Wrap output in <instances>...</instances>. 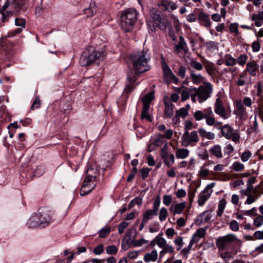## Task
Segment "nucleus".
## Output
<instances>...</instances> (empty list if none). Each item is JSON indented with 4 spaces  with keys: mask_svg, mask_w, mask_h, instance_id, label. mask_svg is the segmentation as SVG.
<instances>
[{
    "mask_svg": "<svg viewBox=\"0 0 263 263\" xmlns=\"http://www.w3.org/2000/svg\"><path fill=\"white\" fill-rule=\"evenodd\" d=\"M150 16L153 21L156 24L157 22H159L160 20H161V16L158 12V11L155 9H153L150 11Z\"/></svg>",
    "mask_w": 263,
    "mask_h": 263,
    "instance_id": "7c9ffc66",
    "label": "nucleus"
},
{
    "mask_svg": "<svg viewBox=\"0 0 263 263\" xmlns=\"http://www.w3.org/2000/svg\"><path fill=\"white\" fill-rule=\"evenodd\" d=\"M41 106V101L40 97L39 96H36L35 99L33 102V103L31 106V109L34 110L35 109H37L40 108Z\"/></svg>",
    "mask_w": 263,
    "mask_h": 263,
    "instance_id": "49530a36",
    "label": "nucleus"
},
{
    "mask_svg": "<svg viewBox=\"0 0 263 263\" xmlns=\"http://www.w3.org/2000/svg\"><path fill=\"white\" fill-rule=\"evenodd\" d=\"M197 243V240H195V238H192L191 240H190V243L188 245L187 247L186 248H184L182 250V251L186 253H188L190 251V250H191L192 247L193 246V245L194 243Z\"/></svg>",
    "mask_w": 263,
    "mask_h": 263,
    "instance_id": "4d7b16f0",
    "label": "nucleus"
},
{
    "mask_svg": "<svg viewBox=\"0 0 263 263\" xmlns=\"http://www.w3.org/2000/svg\"><path fill=\"white\" fill-rule=\"evenodd\" d=\"M186 206L185 202L173 204L169 208L170 212H173V215L181 214Z\"/></svg>",
    "mask_w": 263,
    "mask_h": 263,
    "instance_id": "dca6fc26",
    "label": "nucleus"
},
{
    "mask_svg": "<svg viewBox=\"0 0 263 263\" xmlns=\"http://www.w3.org/2000/svg\"><path fill=\"white\" fill-rule=\"evenodd\" d=\"M186 72V68L183 66H181L178 68V76L182 79L184 78Z\"/></svg>",
    "mask_w": 263,
    "mask_h": 263,
    "instance_id": "e2e57ef3",
    "label": "nucleus"
},
{
    "mask_svg": "<svg viewBox=\"0 0 263 263\" xmlns=\"http://www.w3.org/2000/svg\"><path fill=\"white\" fill-rule=\"evenodd\" d=\"M168 215V213L167 209L165 207H162L160 209L159 212V219L161 222L166 220Z\"/></svg>",
    "mask_w": 263,
    "mask_h": 263,
    "instance_id": "f704fd0d",
    "label": "nucleus"
},
{
    "mask_svg": "<svg viewBox=\"0 0 263 263\" xmlns=\"http://www.w3.org/2000/svg\"><path fill=\"white\" fill-rule=\"evenodd\" d=\"M159 28L162 30H164L167 28H170L171 24L170 22L167 20H160L159 22L156 24Z\"/></svg>",
    "mask_w": 263,
    "mask_h": 263,
    "instance_id": "473e14b6",
    "label": "nucleus"
},
{
    "mask_svg": "<svg viewBox=\"0 0 263 263\" xmlns=\"http://www.w3.org/2000/svg\"><path fill=\"white\" fill-rule=\"evenodd\" d=\"M251 20H263V11H261L258 14H253L251 16Z\"/></svg>",
    "mask_w": 263,
    "mask_h": 263,
    "instance_id": "69168bd1",
    "label": "nucleus"
},
{
    "mask_svg": "<svg viewBox=\"0 0 263 263\" xmlns=\"http://www.w3.org/2000/svg\"><path fill=\"white\" fill-rule=\"evenodd\" d=\"M243 184V182L240 177V174L231 173V186L236 187Z\"/></svg>",
    "mask_w": 263,
    "mask_h": 263,
    "instance_id": "4be33fe9",
    "label": "nucleus"
},
{
    "mask_svg": "<svg viewBox=\"0 0 263 263\" xmlns=\"http://www.w3.org/2000/svg\"><path fill=\"white\" fill-rule=\"evenodd\" d=\"M189 155V151L185 148H179L176 151V156L177 158L185 159Z\"/></svg>",
    "mask_w": 263,
    "mask_h": 263,
    "instance_id": "cd10ccee",
    "label": "nucleus"
},
{
    "mask_svg": "<svg viewBox=\"0 0 263 263\" xmlns=\"http://www.w3.org/2000/svg\"><path fill=\"white\" fill-rule=\"evenodd\" d=\"M174 252V248L173 247L169 245L166 244L163 248L162 250L160 252V254H162L163 253H173Z\"/></svg>",
    "mask_w": 263,
    "mask_h": 263,
    "instance_id": "6e6d98bb",
    "label": "nucleus"
},
{
    "mask_svg": "<svg viewBox=\"0 0 263 263\" xmlns=\"http://www.w3.org/2000/svg\"><path fill=\"white\" fill-rule=\"evenodd\" d=\"M230 126L229 125H225L221 130V135L228 139H230Z\"/></svg>",
    "mask_w": 263,
    "mask_h": 263,
    "instance_id": "4c0bfd02",
    "label": "nucleus"
},
{
    "mask_svg": "<svg viewBox=\"0 0 263 263\" xmlns=\"http://www.w3.org/2000/svg\"><path fill=\"white\" fill-rule=\"evenodd\" d=\"M172 196L171 195H164L163 196V203L166 206H168L172 202Z\"/></svg>",
    "mask_w": 263,
    "mask_h": 263,
    "instance_id": "8fccbe9b",
    "label": "nucleus"
},
{
    "mask_svg": "<svg viewBox=\"0 0 263 263\" xmlns=\"http://www.w3.org/2000/svg\"><path fill=\"white\" fill-rule=\"evenodd\" d=\"M259 69V66L256 62L253 60L249 62L246 65V71L253 76L256 75V72Z\"/></svg>",
    "mask_w": 263,
    "mask_h": 263,
    "instance_id": "a211bd4d",
    "label": "nucleus"
},
{
    "mask_svg": "<svg viewBox=\"0 0 263 263\" xmlns=\"http://www.w3.org/2000/svg\"><path fill=\"white\" fill-rule=\"evenodd\" d=\"M155 241H156L157 245L161 248H163L166 245V240L162 237H160L159 235L155 237Z\"/></svg>",
    "mask_w": 263,
    "mask_h": 263,
    "instance_id": "a18cd8bd",
    "label": "nucleus"
},
{
    "mask_svg": "<svg viewBox=\"0 0 263 263\" xmlns=\"http://www.w3.org/2000/svg\"><path fill=\"white\" fill-rule=\"evenodd\" d=\"M198 134L199 133L202 138H206L209 140H213L215 138V134L211 132H207L204 129L200 128L198 129Z\"/></svg>",
    "mask_w": 263,
    "mask_h": 263,
    "instance_id": "393cba45",
    "label": "nucleus"
},
{
    "mask_svg": "<svg viewBox=\"0 0 263 263\" xmlns=\"http://www.w3.org/2000/svg\"><path fill=\"white\" fill-rule=\"evenodd\" d=\"M216 246L219 249V256L226 261L230 258V252L227 251L230 247V234L219 237L216 241Z\"/></svg>",
    "mask_w": 263,
    "mask_h": 263,
    "instance_id": "39448f33",
    "label": "nucleus"
},
{
    "mask_svg": "<svg viewBox=\"0 0 263 263\" xmlns=\"http://www.w3.org/2000/svg\"><path fill=\"white\" fill-rule=\"evenodd\" d=\"M15 25L17 26H20L22 28H25L26 22L23 18H16L15 20Z\"/></svg>",
    "mask_w": 263,
    "mask_h": 263,
    "instance_id": "338daca9",
    "label": "nucleus"
},
{
    "mask_svg": "<svg viewBox=\"0 0 263 263\" xmlns=\"http://www.w3.org/2000/svg\"><path fill=\"white\" fill-rule=\"evenodd\" d=\"M97 11L96 3L92 1L90 3L89 7L85 9L84 12L87 17H91L97 12Z\"/></svg>",
    "mask_w": 263,
    "mask_h": 263,
    "instance_id": "5701e85b",
    "label": "nucleus"
},
{
    "mask_svg": "<svg viewBox=\"0 0 263 263\" xmlns=\"http://www.w3.org/2000/svg\"><path fill=\"white\" fill-rule=\"evenodd\" d=\"M199 141V137L197 131L191 132L185 131L181 137V143L184 147L194 146Z\"/></svg>",
    "mask_w": 263,
    "mask_h": 263,
    "instance_id": "423d86ee",
    "label": "nucleus"
},
{
    "mask_svg": "<svg viewBox=\"0 0 263 263\" xmlns=\"http://www.w3.org/2000/svg\"><path fill=\"white\" fill-rule=\"evenodd\" d=\"M174 243L177 246V250H180L182 247L184 243L181 237L178 236L174 240Z\"/></svg>",
    "mask_w": 263,
    "mask_h": 263,
    "instance_id": "603ef678",
    "label": "nucleus"
},
{
    "mask_svg": "<svg viewBox=\"0 0 263 263\" xmlns=\"http://www.w3.org/2000/svg\"><path fill=\"white\" fill-rule=\"evenodd\" d=\"M165 109L164 117L165 118H171L173 117L174 111V105L171 102V101L168 99L164 100Z\"/></svg>",
    "mask_w": 263,
    "mask_h": 263,
    "instance_id": "4468645a",
    "label": "nucleus"
},
{
    "mask_svg": "<svg viewBox=\"0 0 263 263\" xmlns=\"http://www.w3.org/2000/svg\"><path fill=\"white\" fill-rule=\"evenodd\" d=\"M138 14V11L134 8H128L122 11L121 16L122 26L126 32L131 30L137 20Z\"/></svg>",
    "mask_w": 263,
    "mask_h": 263,
    "instance_id": "7ed1b4c3",
    "label": "nucleus"
},
{
    "mask_svg": "<svg viewBox=\"0 0 263 263\" xmlns=\"http://www.w3.org/2000/svg\"><path fill=\"white\" fill-rule=\"evenodd\" d=\"M205 68L207 72L211 76L215 73V69L211 64H207L205 65Z\"/></svg>",
    "mask_w": 263,
    "mask_h": 263,
    "instance_id": "bf43d9fd",
    "label": "nucleus"
},
{
    "mask_svg": "<svg viewBox=\"0 0 263 263\" xmlns=\"http://www.w3.org/2000/svg\"><path fill=\"white\" fill-rule=\"evenodd\" d=\"M44 172V167L43 165H40L37 167L36 169L34 171V174L35 176L39 177L42 175Z\"/></svg>",
    "mask_w": 263,
    "mask_h": 263,
    "instance_id": "680f3d73",
    "label": "nucleus"
},
{
    "mask_svg": "<svg viewBox=\"0 0 263 263\" xmlns=\"http://www.w3.org/2000/svg\"><path fill=\"white\" fill-rule=\"evenodd\" d=\"M226 203H227L226 201L224 199H221L219 201V202L218 203V211L217 212V216H218V217L221 216L222 214L223 213L224 210L225 209Z\"/></svg>",
    "mask_w": 263,
    "mask_h": 263,
    "instance_id": "72a5a7b5",
    "label": "nucleus"
},
{
    "mask_svg": "<svg viewBox=\"0 0 263 263\" xmlns=\"http://www.w3.org/2000/svg\"><path fill=\"white\" fill-rule=\"evenodd\" d=\"M164 77L168 78L170 77L171 74L172 73V72L170 68L168 65L167 64H164V67H162Z\"/></svg>",
    "mask_w": 263,
    "mask_h": 263,
    "instance_id": "864d4df0",
    "label": "nucleus"
},
{
    "mask_svg": "<svg viewBox=\"0 0 263 263\" xmlns=\"http://www.w3.org/2000/svg\"><path fill=\"white\" fill-rule=\"evenodd\" d=\"M103 251H104L103 245L102 244H100V245L96 246L94 248L93 252L96 255H100L103 253Z\"/></svg>",
    "mask_w": 263,
    "mask_h": 263,
    "instance_id": "052dcab7",
    "label": "nucleus"
},
{
    "mask_svg": "<svg viewBox=\"0 0 263 263\" xmlns=\"http://www.w3.org/2000/svg\"><path fill=\"white\" fill-rule=\"evenodd\" d=\"M252 156V153L250 151L245 152L241 155V160L243 162L247 161Z\"/></svg>",
    "mask_w": 263,
    "mask_h": 263,
    "instance_id": "13d9d810",
    "label": "nucleus"
},
{
    "mask_svg": "<svg viewBox=\"0 0 263 263\" xmlns=\"http://www.w3.org/2000/svg\"><path fill=\"white\" fill-rule=\"evenodd\" d=\"M214 114L211 107L205 109L203 111L197 110L194 115V117L196 121H200L203 119L206 120V124L209 126L215 125V127L218 129H222L223 126L222 123L219 122H216L214 118Z\"/></svg>",
    "mask_w": 263,
    "mask_h": 263,
    "instance_id": "20e7f679",
    "label": "nucleus"
},
{
    "mask_svg": "<svg viewBox=\"0 0 263 263\" xmlns=\"http://www.w3.org/2000/svg\"><path fill=\"white\" fill-rule=\"evenodd\" d=\"M161 158L163 161L165 165L170 167L175 162V156L173 154L167 153L161 155Z\"/></svg>",
    "mask_w": 263,
    "mask_h": 263,
    "instance_id": "412c9836",
    "label": "nucleus"
},
{
    "mask_svg": "<svg viewBox=\"0 0 263 263\" xmlns=\"http://www.w3.org/2000/svg\"><path fill=\"white\" fill-rule=\"evenodd\" d=\"M37 214L42 223V227H45L48 225L54 219L52 211L47 208L40 209Z\"/></svg>",
    "mask_w": 263,
    "mask_h": 263,
    "instance_id": "6e6552de",
    "label": "nucleus"
},
{
    "mask_svg": "<svg viewBox=\"0 0 263 263\" xmlns=\"http://www.w3.org/2000/svg\"><path fill=\"white\" fill-rule=\"evenodd\" d=\"M97 174V170L92 167H88L86 172V176L85 179H88V180L95 181Z\"/></svg>",
    "mask_w": 263,
    "mask_h": 263,
    "instance_id": "a878e982",
    "label": "nucleus"
},
{
    "mask_svg": "<svg viewBox=\"0 0 263 263\" xmlns=\"http://www.w3.org/2000/svg\"><path fill=\"white\" fill-rule=\"evenodd\" d=\"M192 82L195 84H199L203 81L204 78L200 74H196L193 71L191 73Z\"/></svg>",
    "mask_w": 263,
    "mask_h": 263,
    "instance_id": "c85d7f7f",
    "label": "nucleus"
},
{
    "mask_svg": "<svg viewBox=\"0 0 263 263\" xmlns=\"http://www.w3.org/2000/svg\"><path fill=\"white\" fill-rule=\"evenodd\" d=\"M28 227L34 228L37 227H42L37 214L32 215L28 219L27 223Z\"/></svg>",
    "mask_w": 263,
    "mask_h": 263,
    "instance_id": "6ab92c4d",
    "label": "nucleus"
},
{
    "mask_svg": "<svg viewBox=\"0 0 263 263\" xmlns=\"http://www.w3.org/2000/svg\"><path fill=\"white\" fill-rule=\"evenodd\" d=\"M212 218L211 212L209 211H204L201 213L196 220V222L200 225L202 223L209 222Z\"/></svg>",
    "mask_w": 263,
    "mask_h": 263,
    "instance_id": "f3484780",
    "label": "nucleus"
},
{
    "mask_svg": "<svg viewBox=\"0 0 263 263\" xmlns=\"http://www.w3.org/2000/svg\"><path fill=\"white\" fill-rule=\"evenodd\" d=\"M193 90L197 94L199 102L202 103L210 97L213 88L210 83H206L204 86H200L198 89L194 88Z\"/></svg>",
    "mask_w": 263,
    "mask_h": 263,
    "instance_id": "0eeeda50",
    "label": "nucleus"
},
{
    "mask_svg": "<svg viewBox=\"0 0 263 263\" xmlns=\"http://www.w3.org/2000/svg\"><path fill=\"white\" fill-rule=\"evenodd\" d=\"M197 19L199 23L205 27H209L211 25L209 15L205 13L202 10H199Z\"/></svg>",
    "mask_w": 263,
    "mask_h": 263,
    "instance_id": "f8f14e48",
    "label": "nucleus"
},
{
    "mask_svg": "<svg viewBox=\"0 0 263 263\" xmlns=\"http://www.w3.org/2000/svg\"><path fill=\"white\" fill-rule=\"evenodd\" d=\"M163 138L164 136L163 135H159L158 137L156 138L154 142L152 143L154 146L156 147L161 146L165 141L163 140Z\"/></svg>",
    "mask_w": 263,
    "mask_h": 263,
    "instance_id": "a19ab883",
    "label": "nucleus"
},
{
    "mask_svg": "<svg viewBox=\"0 0 263 263\" xmlns=\"http://www.w3.org/2000/svg\"><path fill=\"white\" fill-rule=\"evenodd\" d=\"M233 168L236 171H241L244 169V165L243 164L238 162H235L232 164Z\"/></svg>",
    "mask_w": 263,
    "mask_h": 263,
    "instance_id": "5fc2aeb1",
    "label": "nucleus"
},
{
    "mask_svg": "<svg viewBox=\"0 0 263 263\" xmlns=\"http://www.w3.org/2000/svg\"><path fill=\"white\" fill-rule=\"evenodd\" d=\"M159 6L162 8L163 10L170 12L175 10L178 7L177 5L174 2L168 0H162Z\"/></svg>",
    "mask_w": 263,
    "mask_h": 263,
    "instance_id": "2eb2a0df",
    "label": "nucleus"
},
{
    "mask_svg": "<svg viewBox=\"0 0 263 263\" xmlns=\"http://www.w3.org/2000/svg\"><path fill=\"white\" fill-rule=\"evenodd\" d=\"M253 220V225L256 228H258L263 225V216L257 214Z\"/></svg>",
    "mask_w": 263,
    "mask_h": 263,
    "instance_id": "c9c22d12",
    "label": "nucleus"
},
{
    "mask_svg": "<svg viewBox=\"0 0 263 263\" xmlns=\"http://www.w3.org/2000/svg\"><path fill=\"white\" fill-rule=\"evenodd\" d=\"M212 154L217 157H222V153L221 151V147L219 145H215L212 147L210 149Z\"/></svg>",
    "mask_w": 263,
    "mask_h": 263,
    "instance_id": "e433bc0d",
    "label": "nucleus"
},
{
    "mask_svg": "<svg viewBox=\"0 0 263 263\" xmlns=\"http://www.w3.org/2000/svg\"><path fill=\"white\" fill-rule=\"evenodd\" d=\"M106 252L108 254H116L118 252V248L114 245L109 246L106 248Z\"/></svg>",
    "mask_w": 263,
    "mask_h": 263,
    "instance_id": "3c124183",
    "label": "nucleus"
},
{
    "mask_svg": "<svg viewBox=\"0 0 263 263\" xmlns=\"http://www.w3.org/2000/svg\"><path fill=\"white\" fill-rule=\"evenodd\" d=\"M154 98V93L149 92L145 95L143 100V108L141 113V119H145L148 121H152V118L149 114L148 111L150 107V103Z\"/></svg>",
    "mask_w": 263,
    "mask_h": 263,
    "instance_id": "1a4fd4ad",
    "label": "nucleus"
},
{
    "mask_svg": "<svg viewBox=\"0 0 263 263\" xmlns=\"http://www.w3.org/2000/svg\"><path fill=\"white\" fill-rule=\"evenodd\" d=\"M106 54L104 50H98L92 46L88 47L81 54L80 64L82 66L90 65L103 60Z\"/></svg>",
    "mask_w": 263,
    "mask_h": 263,
    "instance_id": "f03ea898",
    "label": "nucleus"
},
{
    "mask_svg": "<svg viewBox=\"0 0 263 263\" xmlns=\"http://www.w3.org/2000/svg\"><path fill=\"white\" fill-rule=\"evenodd\" d=\"M176 114L179 117L184 118L188 114V109L185 108H181L176 111Z\"/></svg>",
    "mask_w": 263,
    "mask_h": 263,
    "instance_id": "de8ad7c7",
    "label": "nucleus"
},
{
    "mask_svg": "<svg viewBox=\"0 0 263 263\" xmlns=\"http://www.w3.org/2000/svg\"><path fill=\"white\" fill-rule=\"evenodd\" d=\"M186 47V44L185 42L184 39L182 36H179V42L178 44L176 45V48L177 50H184Z\"/></svg>",
    "mask_w": 263,
    "mask_h": 263,
    "instance_id": "37998d69",
    "label": "nucleus"
},
{
    "mask_svg": "<svg viewBox=\"0 0 263 263\" xmlns=\"http://www.w3.org/2000/svg\"><path fill=\"white\" fill-rule=\"evenodd\" d=\"M189 64L191 67L199 71L202 70L203 68V66L201 63L193 59H191V61L189 63Z\"/></svg>",
    "mask_w": 263,
    "mask_h": 263,
    "instance_id": "58836bf2",
    "label": "nucleus"
},
{
    "mask_svg": "<svg viewBox=\"0 0 263 263\" xmlns=\"http://www.w3.org/2000/svg\"><path fill=\"white\" fill-rule=\"evenodd\" d=\"M96 183L95 181L88 180V179H85L80 190V195L82 196H85L89 193L95 187Z\"/></svg>",
    "mask_w": 263,
    "mask_h": 263,
    "instance_id": "9d476101",
    "label": "nucleus"
},
{
    "mask_svg": "<svg viewBox=\"0 0 263 263\" xmlns=\"http://www.w3.org/2000/svg\"><path fill=\"white\" fill-rule=\"evenodd\" d=\"M212 192L202 191L198 196V203L199 206H202L210 198Z\"/></svg>",
    "mask_w": 263,
    "mask_h": 263,
    "instance_id": "aec40b11",
    "label": "nucleus"
},
{
    "mask_svg": "<svg viewBox=\"0 0 263 263\" xmlns=\"http://www.w3.org/2000/svg\"><path fill=\"white\" fill-rule=\"evenodd\" d=\"M246 109L243 106L242 102L240 100H237L235 102V109L233 113L236 116V118H238L239 120L243 119ZM240 123V121H239Z\"/></svg>",
    "mask_w": 263,
    "mask_h": 263,
    "instance_id": "9b49d317",
    "label": "nucleus"
},
{
    "mask_svg": "<svg viewBox=\"0 0 263 263\" xmlns=\"http://www.w3.org/2000/svg\"><path fill=\"white\" fill-rule=\"evenodd\" d=\"M149 171H150V169L147 167L142 168L140 170V172L141 174V177L143 179H144L146 177H147L148 176Z\"/></svg>",
    "mask_w": 263,
    "mask_h": 263,
    "instance_id": "774afa93",
    "label": "nucleus"
},
{
    "mask_svg": "<svg viewBox=\"0 0 263 263\" xmlns=\"http://www.w3.org/2000/svg\"><path fill=\"white\" fill-rule=\"evenodd\" d=\"M158 258V253L156 250H153L151 252L146 253L143 257V259L146 262L155 261Z\"/></svg>",
    "mask_w": 263,
    "mask_h": 263,
    "instance_id": "b1692460",
    "label": "nucleus"
},
{
    "mask_svg": "<svg viewBox=\"0 0 263 263\" xmlns=\"http://www.w3.org/2000/svg\"><path fill=\"white\" fill-rule=\"evenodd\" d=\"M248 59V56L245 54H240L237 59V63L241 66H243Z\"/></svg>",
    "mask_w": 263,
    "mask_h": 263,
    "instance_id": "09e8293b",
    "label": "nucleus"
},
{
    "mask_svg": "<svg viewBox=\"0 0 263 263\" xmlns=\"http://www.w3.org/2000/svg\"><path fill=\"white\" fill-rule=\"evenodd\" d=\"M161 203V198L159 196H157L153 202V209H151L152 210L158 213V211L159 210L160 205Z\"/></svg>",
    "mask_w": 263,
    "mask_h": 263,
    "instance_id": "79ce46f5",
    "label": "nucleus"
},
{
    "mask_svg": "<svg viewBox=\"0 0 263 263\" xmlns=\"http://www.w3.org/2000/svg\"><path fill=\"white\" fill-rule=\"evenodd\" d=\"M157 215V213L152 209H148L143 213L142 219L147 222L148 220L152 219Z\"/></svg>",
    "mask_w": 263,
    "mask_h": 263,
    "instance_id": "bb28decb",
    "label": "nucleus"
},
{
    "mask_svg": "<svg viewBox=\"0 0 263 263\" xmlns=\"http://www.w3.org/2000/svg\"><path fill=\"white\" fill-rule=\"evenodd\" d=\"M215 112L223 119L228 118L224 108L222 105V102L220 98H217L214 105Z\"/></svg>",
    "mask_w": 263,
    "mask_h": 263,
    "instance_id": "ddd939ff",
    "label": "nucleus"
},
{
    "mask_svg": "<svg viewBox=\"0 0 263 263\" xmlns=\"http://www.w3.org/2000/svg\"><path fill=\"white\" fill-rule=\"evenodd\" d=\"M206 233V229L201 228L198 229L196 233L193 235L192 238H195L197 240V242L200 240V238L204 237Z\"/></svg>",
    "mask_w": 263,
    "mask_h": 263,
    "instance_id": "c756f323",
    "label": "nucleus"
},
{
    "mask_svg": "<svg viewBox=\"0 0 263 263\" xmlns=\"http://www.w3.org/2000/svg\"><path fill=\"white\" fill-rule=\"evenodd\" d=\"M190 91L183 89L181 92V100L183 101H184L186 100H187L190 97Z\"/></svg>",
    "mask_w": 263,
    "mask_h": 263,
    "instance_id": "0e129e2a",
    "label": "nucleus"
},
{
    "mask_svg": "<svg viewBox=\"0 0 263 263\" xmlns=\"http://www.w3.org/2000/svg\"><path fill=\"white\" fill-rule=\"evenodd\" d=\"M111 231L110 227L103 228L99 232V235L100 238L105 237Z\"/></svg>",
    "mask_w": 263,
    "mask_h": 263,
    "instance_id": "c03bdc74",
    "label": "nucleus"
},
{
    "mask_svg": "<svg viewBox=\"0 0 263 263\" xmlns=\"http://www.w3.org/2000/svg\"><path fill=\"white\" fill-rule=\"evenodd\" d=\"M142 203V199L140 197H136L133 199L128 204V209H132L135 205H141Z\"/></svg>",
    "mask_w": 263,
    "mask_h": 263,
    "instance_id": "ea45409f",
    "label": "nucleus"
},
{
    "mask_svg": "<svg viewBox=\"0 0 263 263\" xmlns=\"http://www.w3.org/2000/svg\"><path fill=\"white\" fill-rule=\"evenodd\" d=\"M256 189L253 192V194H247L248 196L245 204H251L254 202L259 198V196L256 194Z\"/></svg>",
    "mask_w": 263,
    "mask_h": 263,
    "instance_id": "2f4dec72",
    "label": "nucleus"
},
{
    "mask_svg": "<svg viewBox=\"0 0 263 263\" xmlns=\"http://www.w3.org/2000/svg\"><path fill=\"white\" fill-rule=\"evenodd\" d=\"M131 64L135 74L132 72L127 74V82L126 89L130 92L134 88V84L137 80L136 75L145 72L151 69L149 62L151 59L150 54L147 50H142L134 53L130 56Z\"/></svg>",
    "mask_w": 263,
    "mask_h": 263,
    "instance_id": "f257e3e1",
    "label": "nucleus"
}]
</instances>
